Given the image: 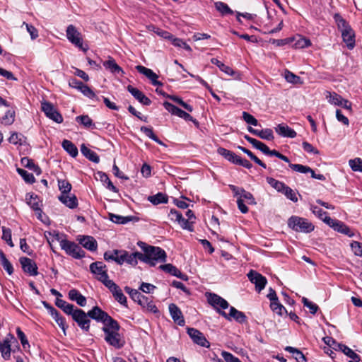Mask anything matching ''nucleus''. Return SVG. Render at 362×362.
<instances>
[{"mask_svg":"<svg viewBox=\"0 0 362 362\" xmlns=\"http://www.w3.org/2000/svg\"><path fill=\"white\" fill-rule=\"evenodd\" d=\"M97 175L99 177L100 180L104 185H106L105 186L109 190L113 192H118V189L112 184L108 175L105 173L98 172Z\"/></svg>","mask_w":362,"mask_h":362,"instance_id":"34","label":"nucleus"},{"mask_svg":"<svg viewBox=\"0 0 362 362\" xmlns=\"http://www.w3.org/2000/svg\"><path fill=\"white\" fill-rule=\"evenodd\" d=\"M215 7L216 10L221 13L222 16L233 14V11L231 10L230 7L223 2H216Z\"/></svg>","mask_w":362,"mask_h":362,"instance_id":"46","label":"nucleus"},{"mask_svg":"<svg viewBox=\"0 0 362 362\" xmlns=\"http://www.w3.org/2000/svg\"><path fill=\"white\" fill-rule=\"evenodd\" d=\"M221 356L226 362H241L238 357L226 351L221 352Z\"/></svg>","mask_w":362,"mask_h":362,"instance_id":"64","label":"nucleus"},{"mask_svg":"<svg viewBox=\"0 0 362 362\" xmlns=\"http://www.w3.org/2000/svg\"><path fill=\"white\" fill-rule=\"evenodd\" d=\"M136 69L140 73L146 76L151 82L152 85H155L158 81V76L154 73L151 69H148L141 65H137Z\"/></svg>","mask_w":362,"mask_h":362,"instance_id":"28","label":"nucleus"},{"mask_svg":"<svg viewBox=\"0 0 362 362\" xmlns=\"http://www.w3.org/2000/svg\"><path fill=\"white\" fill-rule=\"evenodd\" d=\"M0 265L8 273V274L11 275L13 273L14 269L13 265L6 258V255L1 250H0Z\"/></svg>","mask_w":362,"mask_h":362,"instance_id":"35","label":"nucleus"},{"mask_svg":"<svg viewBox=\"0 0 362 362\" xmlns=\"http://www.w3.org/2000/svg\"><path fill=\"white\" fill-rule=\"evenodd\" d=\"M177 221L183 229L188 230L189 231L194 230V221H189L188 219H185L182 216H181V218L178 219Z\"/></svg>","mask_w":362,"mask_h":362,"instance_id":"60","label":"nucleus"},{"mask_svg":"<svg viewBox=\"0 0 362 362\" xmlns=\"http://www.w3.org/2000/svg\"><path fill=\"white\" fill-rule=\"evenodd\" d=\"M75 119L78 124L83 125L86 128H96L95 123L88 115L77 116Z\"/></svg>","mask_w":362,"mask_h":362,"instance_id":"37","label":"nucleus"},{"mask_svg":"<svg viewBox=\"0 0 362 362\" xmlns=\"http://www.w3.org/2000/svg\"><path fill=\"white\" fill-rule=\"evenodd\" d=\"M69 298L72 301H76V303L81 307H84L86 305V298L83 296L77 289L72 288L69 291Z\"/></svg>","mask_w":362,"mask_h":362,"instance_id":"24","label":"nucleus"},{"mask_svg":"<svg viewBox=\"0 0 362 362\" xmlns=\"http://www.w3.org/2000/svg\"><path fill=\"white\" fill-rule=\"evenodd\" d=\"M72 319L83 332H89L90 327V319L89 316H88V312L86 313L81 308H76V310L72 316Z\"/></svg>","mask_w":362,"mask_h":362,"instance_id":"6","label":"nucleus"},{"mask_svg":"<svg viewBox=\"0 0 362 362\" xmlns=\"http://www.w3.org/2000/svg\"><path fill=\"white\" fill-rule=\"evenodd\" d=\"M127 88V90L134 96V98L136 99L140 103L143 104L144 105H150L151 104V100L138 88H134L131 85H129Z\"/></svg>","mask_w":362,"mask_h":362,"instance_id":"18","label":"nucleus"},{"mask_svg":"<svg viewBox=\"0 0 362 362\" xmlns=\"http://www.w3.org/2000/svg\"><path fill=\"white\" fill-rule=\"evenodd\" d=\"M66 37L71 43L83 52H86L88 49V45L83 46L81 33L77 30L74 25H69L66 28Z\"/></svg>","mask_w":362,"mask_h":362,"instance_id":"5","label":"nucleus"},{"mask_svg":"<svg viewBox=\"0 0 362 362\" xmlns=\"http://www.w3.org/2000/svg\"><path fill=\"white\" fill-rule=\"evenodd\" d=\"M342 348L340 351L344 353L346 356L351 358L352 361L359 362L361 357L356 353H355L351 349L348 347L346 345L341 346Z\"/></svg>","mask_w":362,"mask_h":362,"instance_id":"45","label":"nucleus"},{"mask_svg":"<svg viewBox=\"0 0 362 362\" xmlns=\"http://www.w3.org/2000/svg\"><path fill=\"white\" fill-rule=\"evenodd\" d=\"M115 299L121 305L127 307V300L126 296L122 293V291L119 287L117 290L112 293Z\"/></svg>","mask_w":362,"mask_h":362,"instance_id":"48","label":"nucleus"},{"mask_svg":"<svg viewBox=\"0 0 362 362\" xmlns=\"http://www.w3.org/2000/svg\"><path fill=\"white\" fill-rule=\"evenodd\" d=\"M288 226L298 233H308L314 230V225L308 219L292 216L288 220Z\"/></svg>","mask_w":362,"mask_h":362,"instance_id":"3","label":"nucleus"},{"mask_svg":"<svg viewBox=\"0 0 362 362\" xmlns=\"http://www.w3.org/2000/svg\"><path fill=\"white\" fill-rule=\"evenodd\" d=\"M284 350L286 351H288L289 353H291L294 354V358L297 361H301V362H308L307 357L302 353L301 351H300L297 348H294L293 346H287L284 348Z\"/></svg>","mask_w":362,"mask_h":362,"instance_id":"39","label":"nucleus"},{"mask_svg":"<svg viewBox=\"0 0 362 362\" xmlns=\"http://www.w3.org/2000/svg\"><path fill=\"white\" fill-rule=\"evenodd\" d=\"M62 146L63 148L73 158H75L78 155V148L71 141L64 139L62 141Z\"/></svg>","mask_w":362,"mask_h":362,"instance_id":"36","label":"nucleus"},{"mask_svg":"<svg viewBox=\"0 0 362 362\" xmlns=\"http://www.w3.org/2000/svg\"><path fill=\"white\" fill-rule=\"evenodd\" d=\"M211 62L213 64L216 65L220 69L221 71L226 73L228 76H233L234 74L233 70L230 66L226 65L225 64L219 61L218 59L212 58L211 59Z\"/></svg>","mask_w":362,"mask_h":362,"instance_id":"42","label":"nucleus"},{"mask_svg":"<svg viewBox=\"0 0 362 362\" xmlns=\"http://www.w3.org/2000/svg\"><path fill=\"white\" fill-rule=\"evenodd\" d=\"M60 246L68 255H70L75 259H79L85 257V252L74 242L63 239L60 241Z\"/></svg>","mask_w":362,"mask_h":362,"instance_id":"4","label":"nucleus"},{"mask_svg":"<svg viewBox=\"0 0 362 362\" xmlns=\"http://www.w3.org/2000/svg\"><path fill=\"white\" fill-rule=\"evenodd\" d=\"M266 180L267 183L279 192H282L286 185L283 182L279 181L273 177H267Z\"/></svg>","mask_w":362,"mask_h":362,"instance_id":"43","label":"nucleus"},{"mask_svg":"<svg viewBox=\"0 0 362 362\" xmlns=\"http://www.w3.org/2000/svg\"><path fill=\"white\" fill-rule=\"evenodd\" d=\"M59 200L71 209L77 208L78 205V199L74 194L69 195V194H66L64 195H60L59 197Z\"/></svg>","mask_w":362,"mask_h":362,"instance_id":"21","label":"nucleus"},{"mask_svg":"<svg viewBox=\"0 0 362 362\" xmlns=\"http://www.w3.org/2000/svg\"><path fill=\"white\" fill-rule=\"evenodd\" d=\"M8 141L14 145L21 146L26 143V137L21 133L14 132L9 137Z\"/></svg>","mask_w":362,"mask_h":362,"instance_id":"41","label":"nucleus"},{"mask_svg":"<svg viewBox=\"0 0 362 362\" xmlns=\"http://www.w3.org/2000/svg\"><path fill=\"white\" fill-rule=\"evenodd\" d=\"M158 269L183 281L188 280L187 275L182 273L180 270L172 264H161L159 266Z\"/></svg>","mask_w":362,"mask_h":362,"instance_id":"16","label":"nucleus"},{"mask_svg":"<svg viewBox=\"0 0 362 362\" xmlns=\"http://www.w3.org/2000/svg\"><path fill=\"white\" fill-rule=\"evenodd\" d=\"M136 69L140 73L146 76L151 82L152 85H155L158 81V76L154 73L151 69H148L141 65H137Z\"/></svg>","mask_w":362,"mask_h":362,"instance_id":"27","label":"nucleus"},{"mask_svg":"<svg viewBox=\"0 0 362 362\" xmlns=\"http://www.w3.org/2000/svg\"><path fill=\"white\" fill-rule=\"evenodd\" d=\"M325 344H326L329 347L332 348L336 351H340L342 348L341 346H344L345 344L338 343L334 339L331 337H325L323 339Z\"/></svg>","mask_w":362,"mask_h":362,"instance_id":"52","label":"nucleus"},{"mask_svg":"<svg viewBox=\"0 0 362 362\" xmlns=\"http://www.w3.org/2000/svg\"><path fill=\"white\" fill-rule=\"evenodd\" d=\"M163 106L165 108V110H167L172 115H174L180 118H182L185 121H191L197 127L199 126V122L196 119L193 118L189 113L181 110L180 108L177 107V106L174 105L173 104L165 101L163 103Z\"/></svg>","mask_w":362,"mask_h":362,"instance_id":"8","label":"nucleus"},{"mask_svg":"<svg viewBox=\"0 0 362 362\" xmlns=\"http://www.w3.org/2000/svg\"><path fill=\"white\" fill-rule=\"evenodd\" d=\"M2 239L4 240L10 247H13V243L11 240V230L10 228L2 227Z\"/></svg>","mask_w":362,"mask_h":362,"instance_id":"62","label":"nucleus"},{"mask_svg":"<svg viewBox=\"0 0 362 362\" xmlns=\"http://www.w3.org/2000/svg\"><path fill=\"white\" fill-rule=\"evenodd\" d=\"M58 186L59 190L61 191V195L69 194L72 188L70 182L66 180H58Z\"/></svg>","mask_w":362,"mask_h":362,"instance_id":"49","label":"nucleus"},{"mask_svg":"<svg viewBox=\"0 0 362 362\" xmlns=\"http://www.w3.org/2000/svg\"><path fill=\"white\" fill-rule=\"evenodd\" d=\"M106 270H107V267L102 262L97 261V262H94L90 264V272L95 275L98 276L103 272L106 271Z\"/></svg>","mask_w":362,"mask_h":362,"instance_id":"40","label":"nucleus"},{"mask_svg":"<svg viewBox=\"0 0 362 362\" xmlns=\"http://www.w3.org/2000/svg\"><path fill=\"white\" fill-rule=\"evenodd\" d=\"M218 314L224 317L228 320H231L233 318L240 324H244L247 322V317L245 314L242 311L238 310L233 306L230 308L229 313H226L223 310H218Z\"/></svg>","mask_w":362,"mask_h":362,"instance_id":"10","label":"nucleus"},{"mask_svg":"<svg viewBox=\"0 0 362 362\" xmlns=\"http://www.w3.org/2000/svg\"><path fill=\"white\" fill-rule=\"evenodd\" d=\"M350 246L356 255L362 257V243L352 241Z\"/></svg>","mask_w":362,"mask_h":362,"instance_id":"63","label":"nucleus"},{"mask_svg":"<svg viewBox=\"0 0 362 362\" xmlns=\"http://www.w3.org/2000/svg\"><path fill=\"white\" fill-rule=\"evenodd\" d=\"M104 67L113 74H119L121 76L124 75L123 69L116 63L115 60L109 57L108 60L103 62Z\"/></svg>","mask_w":362,"mask_h":362,"instance_id":"20","label":"nucleus"},{"mask_svg":"<svg viewBox=\"0 0 362 362\" xmlns=\"http://www.w3.org/2000/svg\"><path fill=\"white\" fill-rule=\"evenodd\" d=\"M270 308L276 314H278L280 316H282L284 313L286 314H288V312L286 309L284 308V306L279 303V300H277V301H273L270 303Z\"/></svg>","mask_w":362,"mask_h":362,"instance_id":"47","label":"nucleus"},{"mask_svg":"<svg viewBox=\"0 0 362 362\" xmlns=\"http://www.w3.org/2000/svg\"><path fill=\"white\" fill-rule=\"evenodd\" d=\"M78 240L83 247L91 252L95 251L98 248V243L92 236H83Z\"/></svg>","mask_w":362,"mask_h":362,"instance_id":"25","label":"nucleus"},{"mask_svg":"<svg viewBox=\"0 0 362 362\" xmlns=\"http://www.w3.org/2000/svg\"><path fill=\"white\" fill-rule=\"evenodd\" d=\"M206 296L207 298L208 303L214 307L218 313V310H221V308L226 309L229 307L228 301L216 293H206Z\"/></svg>","mask_w":362,"mask_h":362,"instance_id":"9","label":"nucleus"},{"mask_svg":"<svg viewBox=\"0 0 362 362\" xmlns=\"http://www.w3.org/2000/svg\"><path fill=\"white\" fill-rule=\"evenodd\" d=\"M310 210L316 216H317L320 219L322 220L324 222L325 220L327 219L325 218H330L329 216H327L326 211H323L321 208L317 206L311 205Z\"/></svg>","mask_w":362,"mask_h":362,"instance_id":"56","label":"nucleus"},{"mask_svg":"<svg viewBox=\"0 0 362 362\" xmlns=\"http://www.w3.org/2000/svg\"><path fill=\"white\" fill-rule=\"evenodd\" d=\"M168 308L170 316L173 321L175 322V323H176L179 326H184L185 321L182 313L181 310L179 308V307L174 303H171L169 305Z\"/></svg>","mask_w":362,"mask_h":362,"instance_id":"17","label":"nucleus"},{"mask_svg":"<svg viewBox=\"0 0 362 362\" xmlns=\"http://www.w3.org/2000/svg\"><path fill=\"white\" fill-rule=\"evenodd\" d=\"M276 132L281 136L288 138H295L297 135L294 129L285 124H279L275 128Z\"/></svg>","mask_w":362,"mask_h":362,"instance_id":"23","label":"nucleus"},{"mask_svg":"<svg viewBox=\"0 0 362 362\" xmlns=\"http://www.w3.org/2000/svg\"><path fill=\"white\" fill-rule=\"evenodd\" d=\"M247 130L250 133L252 134L255 136L259 137L262 139H265L267 141H272L274 138L273 134V131L271 129L267 128L262 130H258L252 128V127H248Z\"/></svg>","mask_w":362,"mask_h":362,"instance_id":"19","label":"nucleus"},{"mask_svg":"<svg viewBox=\"0 0 362 362\" xmlns=\"http://www.w3.org/2000/svg\"><path fill=\"white\" fill-rule=\"evenodd\" d=\"M288 166L293 170L300 173L305 174V173H309L310 172H311V168L308 165H303L301 164L289 163Z\"/></svg>","mask_w":362,"mask_h":362,"instance_id":"55","label":"nucleus"},{"mask_svg":"<svg viewBox=\"0 0 362 362\" xmlns=\"http://www.w3.org/2000/svg\"><path fill=\"white\" fill-rule=\"evenodd\" d=\"M11 340H13L14 341L18 343L16 338L11 334H8L7 337L3 340V341L0 342V351L1 354V356L5 360H8L11 358Z\"/></svg>","mask_w":362,"mask_h":362,"instance_id":"14","label":"nucleus"},{"mask_svg":"<svg viewBox=\"0 0 362 362\" xmlns=\"http://www.w3.org/2000/svg\"><path fill=\"white\" fill-rule=\"evenodd\" d=\"M326 218L327 219L325 220V223H327L331 228H332L334 230L342 234L346 235L349 237H352L354 235V233L342 221L337 219H333L332 218Z\"/></svg>","mask_w":362,"mask_h":362,"instance_id":"11","label":"nucleus"},{"mask_svg":"<svg viewBox=\"0 0 362 362\" xmlns=\"http://www.w3.org/2000/svg\"><path fill=\"white\" fill-rule=\"evenodd\" d=\"M302 303L305 307H307L310 310V313L313 315H315L319 309V307L315 303L310 301L308 298L303 297L302 299Z\"/></svg>","mask_w":362,"mask_h":362,"instance_id":"57","label":"nucleus"},{"mask_svg":"<svg viewBox=\"0 0 362 362\" xmlns=\"http://www.w3.org/2000/svg\"><path fill=\"white\" fill-rule=\"evenodd\" d=\"M124 291L129 295L130 298L137 303L139 300H141V298L143 296V294H141L139 291L132 288L129 286H125Z\"/></svg>","mask_w":362,"mask_h":362,"instance_id":"51","label":"nucleus"},{"mask_svg":"<svg viewBox=\"0 0 362 362\" xmlns=\"http://www.w3.org/2000/svg\"><path fill=\"white\" fill-rule=\"evenodd\" d=\"M109 219L117 224H126L133 220H137L138 218L133 216H122L120 215L109 213Z\"/></svg>","mask_w":362,"mask_h":362,"instance_id":"30","label":"nucleus"},{"mask_svg":"<svg viewBox=\"0 0 362 362\" xmlns=\"http://www.w3.org/2000/svg\"><path fill=\"white\" fill-rule=\"evenodd\" d=\"M284 194L288 199L291 200L293 202H298V197L296 196V193L294 190H293L290 187L286 185L285 189L281 192Z\"/></svg>","mask_w":362,"mask_h":362,"instance_id":"59","label":"nucleus"},{"mask_svg":"<svg viewBox=\"0 0 362 362\" xmlns=\"http://www.w3.org/2000/svg\"><path fill=\"white\" fill-rule=\"evenodd\" d=\"M90 319L98 322H102L104 326L102 330L105 334L104 339L110 346L115 349H122L125 341L122 339L119 331L121 328L118 322L113 319L107 313L103 310L99 306L95 305L88 311Z\"/></svg>","mask_w":362,"mask_h":362,"instance_id":"1","label":"nucleus"},{"mask_svg":"<svg viewBox=\"0 0 362 362\" xmlns=\"http://www.w3.org/2000/svg\"><path fill=\"white\" fill-rule=\"evenodd\" d=\"M326 98L331 104L338 106L342 105L344 99L341 95L336 93L327 92Z\"/></svg>","mask_w":362,"mask_h":362,"instance_id":"44","label":"nucleus"},{"mask_svg":"<svg viewBox=\"0 0 362 362\" xmlns=\"http://www.w3.org/2000/svg\"><path fill=\"white\" fill-rule=\"evenodd\" d=\"M243 119L248 124L253 126L259 125L258 120L253 115L247 112H243Z\"/></svg>","mask_w":362,"mask_h":362,"instance_id":"61","label":"nucleus"},{"mask_svg":"<svg viewBox=\"0 0 362 362\" xmlns=\"http://www.w3.org/2000/svg\"><path fill=\"white\" fill-rule=\"evenodd\" d=\"M334 19L341 33L343 32V30H351V28L349 23L339 13H335L334 15Z\"/></svg>","mask_w":362,"mask_h":362,"instance_id":"38","label":"nucleus"},{"mask_svg":"<svg viewBox=\"0 0 362 362\" xmlns=\"http://www.w3.org/2000/svg\"><path fill=\"white\" fill-rule=\"evenodd\" d=\"M136 69L140 73L146 76L151 82L152 85H155L158 81V76L154 73L151 69H148L141 65H137Z\"/></svg>","mask_w":362,"mask_h":362,"instance_id":"26","label":"nucleus"},{"mask_svg":"<svg viewBox=\"0 0 362 362\" xmlns=\"http://www.w3.org/2000/svg\"><path fill=\"white\" fill-rule=\"evenodd\" d=\"M349 165L351 170L355 172L362 173V159L356 158L349 160Z\"/></svg>","mask_w":362,"mask_h":362,"instance_id":"54","label":"nucleus"},{"mask_svg":"<svg viewBox=\"0 0 362 362\" xmlns=\"http://www.w3.org/2000/svg\"><path fill=\"white\" fill-rule=\"evenodd\" d=\"M137 245L146 253V264L151 267L156 266L158 262L167 261V254L161 247L150 245L142 241H139Z\"/></svg>","mask_w":362,"mask_h":362,"instance_id":"2","label":"nucleus"},{"mask_svg":"<svg viewBox=\"0 0 362 362\" xmlns=\"http://www.w3.org/2000/svg\"><path fill=\"white\" fill-rule=\"evenodd\" d=\"M18 173L23 177L24 181L28 184H33L35 182V177L32 173L27 172L22 168H17Z\"/></svg>","mask_w":362,"mask_h":362,"instance_id":"50","label":"nucleus"},{"mask_svg":"<svg viewBox=\"0 0 362 362\" xmlns=\"http://www.w3.org/2000/svg\"><path fill=\"white\" fill-rule=\"evenodd\" d=\"M19 262L24 272L29 274L30 276L37 275V266L33 259L26 257H21Z\"/></svg>","mask_w":362,"mask_h":362,"instance_id":"15","label":"nucleus"},{"mask_svg":"<svg viewBox=\"0 0 362 362\" xmlns=\"http://www.w3.org/2000/svg\"><path fill=\"white\" fill-rule=\"evenodd\" d=\"M187 332L194 343L202 347L209 348L210 346V343L207 341L204 334L199 330L195 328L188 327Z\"/></svg>","mask_w":362,"mask_h":362,"instance_id":"13","label":"nucleus"},{"mask_svg":"<svg viewBox=\"0 0 362 362\" xmlns=\"http://www.w3.org/2000/svg\"><path fill=\"white\" fill-rule=\"evenodd\" d=\"M251 283L255 285V290L259 293L265 288L267 283V278L255 270H250L247 274Z\"/></svg>","mask_w":362,"mask_h":362,"instance_id":"12","label":"nucleus"},{"mask_svg":"<svg viewBox=\"0 0 362 362\" xmlns=\"http://www.w3.org/2000/svg\"><path fill=\"white\" fill-rule=\"evenodd\" d=\"M341 36L344 42L346 44L349 49H352L355 46V33L352 28L350 30H343Z\"/></svg>","mask_w":362,"mask_h":362,"instance_id":"29","label":"nucleus"},{"mask_svg":"<svg viewBox=\"0 0 362 362\" xmlns=\"http://www.w3.org/2000/svg\"><path fill=\"white\" fill-rule=\"evenodd\" d=\"M217 152L228 161L232 163L233 164L238 165L240 157L236 155L234 152L223 147H219L217 150Z\"/></svg>","mask_w":362,"mask_h":362,"instance_id":"22","label":"nucleus"},{"mask_svg":"<svg viewBox=\"0 0 362 362\" xmlns=\"http://www.w3.org/2000/svg\"><path fill=\"white\" fill-rule=\"evenodd\" d=\"M41 110L49 119L58 124L63 122L62 114L54 107L52 103L46 100L41 102Z\"/></svg>","mask_w":362,"mask_h":362,"instance_id":"7","label":"nucleus"},{"mask_svg":"<svg viewBox=\"0 0 362 362\" xmlns=\"http://www.w3.org/2000/svg\"><path fill=\"white\" fill-rule=\"evenodd\" d=\"M27 204L34 210L40 211V200L39 197L34 193H27L25 196Z\"/></svg>","mask_w":362,"mask_h":362,"instance_id":"31","label":"nucleus"},{"mask_svg":"<svg viewBox=\"0 0 362 362\" xmlns=\"http://www.w3.org/2000/svg\"><path fill=\"white\" fill-rule=\"evenodd\" d=\"M81 153L89 160L98 163L100 162V157L98 155L91 149L88 148L85 144H82L81 146Z\"/></svg>","mask_w":362,"mask_h":362,"instance_id":"32","label":"nucleus"},{"mask_svg":"<svg viewBox=\"0 0 362 362\" xmlns=\"http://www.w3.org/2000/svg\"><path fill=\"white\" fill-rule=\"evenodd\" d=\"M15 121V111L8 110L6 112L5 115L2 117L1 123L5 125H11Z\"/></svg>","mask_w":362,"mask_h":362,"instance_id":"53","label":"nucleus"},{"mask_svg":"<svg viewBox=\"0 0 362 362\" xmlns=\"http://www.w3.org/2000/svg\"><path fill=\"white\" fill-rule=\"evenodd\" d=\"M148 200L153 205L166 204L168 202V197L164 193L158 192L155 195L149 196Z\"/></svg>","mask_w":362,"mask_h":362,"instance_id":"33","label":"nucleus"},{"mask_svg":"<svg viewBox=\"0 0 362 362\" xmlns=\"http://www.w3.org/2000/svg\"><path fill=\"white\" fill-rule=\"evenodd\" d=\"M244 139L247 140L250 144L252 145L253 147L259 150L260 151L262 150V148L264 147V143L261 142L260 141L254 139L247 134L244 136Z\"/></svg>","mask_w":362,"mask_h":362,"instance_id":"58","label":"nucleus"}]
</instances>
